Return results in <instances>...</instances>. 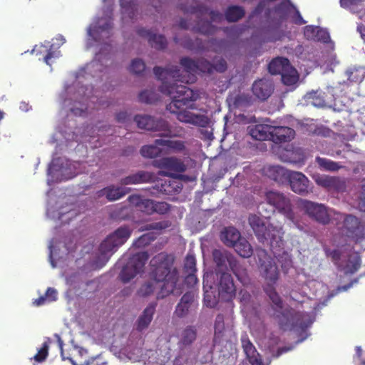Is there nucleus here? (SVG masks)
Here are the masks:
<instances>
[{
	"mask_svg": "<svg viewBox=\"0 0 365 365\" xmlns=\"http://www.w3.org/2000/svg\"><path fill=\"white\" fill-rule=\"evenodd\" d=\"M196 272L186 273L187 275L185 277V283L188 287H193L198 282V279L195 275Z\"/></svg>",
	"mask_w": 365,
	"mask_h": 365,
	"instance_id": "052dcab7",
	"label": "nucleus"
},
{
	"mask_svg": "<svg viewBox=\"0 0 365 365\" xmlns=\"http://www.w3.org/2000/svg\"><path fill=\"white\" fill-rule=\"evenodd\" d=\"M229 267L239 281L242 283H245L247 281V269L245 265L240 263L236 257H235Z\"/></svg>",
	"mask_w": 365,
	"mask_h": 365,
	"instance_id": "e433bc0d",
	"label": "nucleus"
},
{
	"mask_svg": "<svg viewBox=\"0 0 365 365\" xmlns=\"http://www.w3.org/2000/svg\"><path fill=\"white\" fill-rule=\"evenodd\" d=\"M181 189V184L176 180L159 179L154 182V185L149 188V190L152 195L160 197L164 195L178 193Z\"/></svg>",
	"mask_w": 365,
	"mask_h": 365,
	"instance_id": "ddd939ff",
	"label": "nucleus"
},
{
	"mask_svg": "<svg viewBox=\"0 0 365 365\" xmlns=\"http://www.w3.org/2000/svg\"><path fill=\"white\" fill-rule=\"evenodd\" d=\"M132 231L128 226L123 225L109 235L99 246L98 260L103 261V264H105L117 249L129 239Z\"/></svg>",
	"mask_w": 365,
	"mask_h": 365,
	"instance_id": "39448f33",
	"label": "nucleus"
},
{
	"mask_svg": "<svg viewBox=\"0 0 365 365\" xmlns=\"http://www.w3.org/2000/svg\"><path fill=\"white\" fill-rule=\"evenodd\" d=\"M195 294L192 291L185 292L177 304L174 314L179 318L185 317L190 309L196 307Z\"/></svg>",
	"mask_w": 365,
	"mask_h": 365,
	"instance_id": "f3484780",
	"label": "nucleus"
},
{
	"mask_svg": "<svg viewBox=\"0 0 365 365\" xmlns=\"http://www.w3.org/2000/svg\"><path fill=\"white\" fill-rule=\"evenodd\" d=\"M134 120L139 128L151 131H162L164 132L163 135L171 136L170 125L163 118L155 119L150 115H138L135 116Z\"/></svg>",
	"mask_w": 365,
	"mask_h": 365,
	"instance_id": "9d476101",
	"label": "nucleus"
},
{
	"mask_svg": "<svg viewBox=\"0 0 365 365\" xmlns=\"http://www.w3.org/2000/svg\"><path fill=\"white\" fill-rule=\"evenodd\" d=\"M304 36L307 39H312L323 43H328L330 40L329 34L327 30L312 25L305 26Z\"/></svg>",
	"mask_w": 365,
	"mask_h": 365,
	"instance_id": "a878e982",
	"label": "nucleus"
},
{
	"mask_svg": "<svg viewBox=\"0 0 365 365\" xmlns=\"http://www.w3.org/2000/svg\"><path fill=\"white\" fill-rule=\"evenodd\" d=\"M180 63L188 73L197 72V59L193 60L189 57H183L180 59Z\"/></svg>",
	"mask_w": 365,
	"mask_h": 365,
	"instance_id": "de8ad7c7",
	"label": "nucleus"
},
{
	"mask_svg": "<svg viewBox=\"0 0 365 365\" xmlns=\"http://www.w3.org/2000/svg\"><path fill=\"white\" fill-rule=\"evenodd\" d=\"M156 145L166 147L169 150L179 153L185 150V143L182 140H165V139H156Z\"/></svg>",
	"mask_w": 365,
	"mask_h": 365,
	"instance_id": "4c0bfd02",
	"label": "nucleus"
},
{
	"mask_svg": "<svg viewBox=\"0 0 365 365\" xmlns=\"http://www.w3.org/2000/svg\"><path fill=\"white\" fill-rule=\"evenodd\" d=\"M238 296L240 303L244 306L248 304L251 299L250 294L246 289H240Z\"/></svg>",
	"mask_w": 365,
	"mask_h": 365,
	"instance_id": "bf43d9fd",
	"label": "nucleus"
},
{
	"mask_svg": "<svg viewBox=\"0 0 365 365\" xmlns=\"http://www.w3.org/2000/svg\"><path fill=\"white\" fill-rule=\"evenodd\" d=\"M191 29L202 34L212 35L216 32L217 29L212 25L210 21L207 20H200L197 25L193 26Z\"/></svg>",
	"mask_w": 365,
	"mask_h": 365,
	"instance_id": "58836bf2",
	"label": "nucleus"
},
{
	"mask_svg": "<svg viewBox=\"0 0 365 365\" xmlns=\"http://www.w3.org/2000/svg\"><path fill=\"white\" fill-rule=\"evenodd\" d=\"M219 297L224 301L229 302L236 295V287L235 286L232 275L223 272L220 274L218 282Z\"/></svg>",
	"mask_w": 365,
	"mask_h": 365,
	"instance_id": "4468645a",
	"label": "nucleus"
},
{
	"mask_svg": "<svg viewBox=\"0 0 365 365\" xmlns=\"http://www.w3.org/2000/svg\"><path fill=\"white\" fill-rule=\"evenodd\" d=\"M309 98L312 100L311 103L316 107H323L326 105L324 99L317 92L311 93Z\"/></svg>",
	"mask_w": 365,
	"mask_h": 365,
	"instance_id": "6e6d98bb",
	"label": "nucleus"
},
{
	"mask_svg": "<svg viewBox=\"0 0 365 365\" xmlns=\"http://www.w3.org/2000/svg\"><path fill=\"white\" fill-rule=\"evenodd\" d=\"M264 292L272 302L274 316L278 319L281 329L287 330L299 328L304 330L311 325L312 322L307 319L308 314L295 312L292 309H284L283 302L273 285L267 284Z\"/></svg>",
	"mask_w": 365,
	"mask_h": 365,
	"instance_id": "7ed1b4c3",
	"label": "nucleus"
},
{
	"mask_svg": "<svg viewBox=\"0 0 365 365\" xmlns=\"http://www.w3.org/2000/svg\"><path fill=\"white\" fill-rule=\"evenodd\" d=\"M139 101L145 103H153L158 100V94L151 90H145L140 93Z\"/></svg>",
	"mask_w": 365,
	"mask_h": 365,
	"instance_id": "49530a36",
	"label": "nucleus"
},
{
	"mask_svg": "<svg viewBox=\"0 0 365 365\" xmlns=\"http://www.w3.org/2000/svg\"><path fill=\"white\" fill-rule=\"evenodd\" d=\"M153 165L160 169H164L167 171L159 172L160 175L165 176H172L173 173H183L186 170V165L184 162L175 157H165L153 161Z\"/></svg>",
	"mask_w": 365,
	"mask_h": 365,
	"instance_id": "f8f14e48",
	"label": "nucleus"
},
{
	"mask_svg": "<svg viewBox=\"0 0 365 365\" xmlns=\"http://www.w3.org/2000/svg\"><path fill=\"white\" fill-rule=\"evenodd\" d=\"M180 9L184 13L196 14L201 11L200 6H191L190 8L181 6Z\"/></svg>",
	"mask_w": 365,
	"mask_h": 365,
	"instance_id": "69168bd1",
	"label": "nucleus"
},
{
	"mask_svg": "<svg viewBox=\"0 0 365 365\" xmlns=\"http://www.w3.org/2000/svg\"><path fill=\"white\" fill-rule=\"evenodd\" d=\"M362 1L363 0H340V4L342 7L347 8L352 5H357Z\"/></svg>",
	"mask_w": 365,
	"mask_h": 365,
	"instance_id": "0e129e2a",
	"label": "nucleus"
},
{
	"mask_svg": "<svg viewBox=\"0 0 365 365\" xmlns=\"http://www.w3.org/2000/svg\"><path fill=\"white\" fill-rule=\"evenodd\" d=\"M294 135V130L289 127L272 126L271 140L275 143L289 142Z\"/></svg>",
	"mask_w": 365,
	"mask_h": 365,
	"instance_id": "5701e85b",
	"label": "nucleus"
},
{
	"mask_svg": "<svg viewBox=\"0 0 365 365\" xmlns=\"http://www.w3.org/2000/svg\"><path fill=\"white\" fill-rule=\"evenodd\" d=\"M48 344L44 342L42 346L38 349L36 354L33 357L34 360L37 363H42L44 361L48 355Z\"/></svg>",
	"mask_w": 365,
	"mask_h": 365,
	"instance_id": "3c124183",
	"label": "nucleus"
},
{
	"mask_svg": "<svg viewBox=\"0 0 365 365\" xmlns=\"http://www.w3.org/2000/svg\"><path fill=\"white\" fill-rule=\"evenodd\" d=\"M137 33L140 36L148 38L150 46L155 49L163 50L167 46V40L163 35H157L144 28L138 29Z\"/></svg>",
	"mask_w": 365,
	"mask_h": 365,
	"instance_id": "4be33fe9",
	"label": "nucleus"
},
{
	"mask_svg": "<svg viewBox=\"0 0 365 365\" xmlns=\"http://www.w3.org/2000/svg\"><path fill=\"white\" fill-rule=\"evenodd\" d=\"M204 303L207 307H214L216 305L217 302L215 299H212L211 295L206 291L204 294Z\"/></svg>",
	"mask_w": 365,
	"mask_h": 365,
	"instance_id": "e2e57ef3",
	"label": "nucleus"
},
{
	"mask_svg": "<svg viewBox=\"0 0 365 365\" xmlns=\"http://www.w3.org/2000/svg\"><path fill=\"white\" fill-rule=\"evenodd\" d=\"M231 247L234 248L235 252L243 258H249L253 253L251 245L242 237Z\"/></svg>",
	"mask_w": 365,
	"mask_h": 365,
	"instance_id": "c9c22d12",
	"label": "nucleus"
},
{
	"mask_svg": "<svg viewBox=\"0 0 365 365\" xmlns=\"http://www.w3.org/2000/svg\"><path fill=\"white\" fill-rule=\"evenodd\" d=\"M137 0H120L121 13L124 17L134 19L138 15Z\"/></svg>",
	"mask_w": 365,
	"mask_h": 365,
	"instance_id": "f704fd0d",
	"label": "nucleus"
},
{
	"mask_svg": "<svg viewBox=\"0 0 365 365\" xmlns=\"http://www.w3.org/2000/svg\"><path fill=\"white\" fill-rule=\"evenodd\" d=\"M212 257L217 267L221 269L227 268V264L230 266L235 257L230 252L220 250H214Z\"/></svg>",
	"mask_w": 365,
	"mask_h": 365,
	"instance_id": "7c9ffc66",
	"label": "nucleus"
},
{
	"mask_svg": "<svg viewBox=\"0 0 365 365\" xmlns=\"http://www.w3.org/2000/svg\"><path fill=\"white\" fill-rule=\"evenodd\" d=\"M268 71L272 75H281L282 81L287 86L295 84L299 75L297 71L291 65L288 58L276 57L268 65Z\"/></svg>",
	"mask_w": 365,
	"mask_h": 365,
	"instance_id": "423d86ee",
	"label": "nucleus"
},
{
	"mask_svg": "<svg viewBox=\"0 0 365 365\" xmlns=\"http://www.w3.org/2000/svg\"><path fill=\"white\" fill-rule=\"evenodd\" d=\"M315 182L318 185L330 190H333L340 192L346 188L345 182L339 177L319 175L315 178Z\"/></svg>",
	"mask_w": 365,
	"mask_h": 365,
	"instance_id": "aec40b11",
	"label": "nucleus"
},
{
	"mask_svg": "<svg viewBox=\"0 0 365 365\" xmlns=\"http://www.w3.org/2000/svg\"><path fill=\"white\" fill-rule=\"evenodd\" d=\"M148 257L146 252H138L133 255L123 267L119 275L120 280L127 283L138 274L143 272Z\"/></svg>",
	"mask_w": 365,
	"mask_h": 365,
	"instance_id": "6e6552de",
	"label": "nucleus"
},
{
	"mask_svg": "<svg viewBox=\"0 0 365 365\" xmlns=\"http://www.w3.org/2000/svg\"><path fill=\"white\" fill-rule=\"evenodd\" d=\"M252 91L256 98L264 101H266L273 93L274 85L269 79H258L253 83Z\"/></svg>",
	"mask_w": 365,
	"mask_h": 365,
	"instance_id": "dca6fc26",
	"label": "nucleus"
},
{
	"mask_svg": "<svg viewBox=\"0 0 365 365\" xmlns=\"http://www.w3.org/2000/svg\"><path fill=\"white\" fill-rule=\"evenodd\" d=\"M158 283L155 282L154 280L148 281L143 284L137 292L139 297H146L153 294L155 289V284Z\"/></svg>",
	"mask_w": 365,
	"mask_h": 365,
	"instance_id": "c03bdc74",
	"label": "nucleus"
},
{
	"mask_svg": "<svg viewBox=\"0 0 365 365\" xmlns=\"http://www.w3.org/2000/svg\"><path fill=\"white\" fill-rule=\"evenodd\" d=\"M197 71L212 74L213 73V63L204 58L197 59Z\"/></svg>",
	"mask_w": 365,
	"mask_h": 365,
	"instance_id": "09e8293b",
	"label": "nucleus"
},
{
	"mask_svg": "<svg viewBox=\"0 0 365 365\" xmlns=\"http://www.w3.org/2000/svg\"><path fill=\"white\" fill-rule=\"evenodd\" d=\"M241 344L246 359L248 360L250 365H264L259 354L257 352L247 334L242 336Z\"/></svg>",
	"mask_w": 365,
	"mask_h": 365,
	"instance_id": "a211bd4d",
	"label": "nucleus"
},
{
	"mask_svg": "<svg viewBox=\"0 0 365 365\" xmlns=\"http://www.w3.org/2000/svg\"><path fill=\"white\" fill-rule=\"evenodd\" d=\"M155 240V237L151 233L144 234L138 237L133 243V245L137 247H144L148 245L151 242Z\"/></svg>",
	"mask_w": 365,
	"mask_h": 365,
	"instance_id": "864d4df0",
	"label": "nucleus"
},
{
	"mask_svg": "<svg viewBox=\"0 0 365 365\" xmlns=\"http://www.w3.org/2000/svg\"><path fill=\"white\" fill-rule=\"evenodd\" d=\"M45 296L48 302H55L57 300L58 293L55 289L48 287L46 292Z\"/></svg>",
	"mask_w": 365,
	"mask_h": 365,
	"instance_id": "680f3d73",
	"label": "nucleus"
},
{
	"mask_svg": "<svg viewBox=\"0 0 365 365\" xmlns=\"http://www.w3.org/2000/svg\"><path fill=\"white\" fill-rule=\"evenodd\" d=\"M256 262L262 276L267 281V284L274 285L279 277L278 267L264 249L257 248L256 250Z\"/></svg>",
	"mask_w": 365,
	"mask_h": 365,
	"instance_id": "0eeeda50",
	"label": "nucleus"
},
{
	"mask_svg": "<svg viewBox=\"0 0 365 365\" xmlns=\"http://www.w3.org/2000/svg\"><path fill=\"white\" fill-rule=\"evenodd\" d=\"M272 126L262 124L256 125L251 130V135L258 140H271Z\"/></svg>",
	"mask_w": 365,
	"mask_h": 365,
	"instance_id": "72a5a7b5",
	"label": "nucleus"
},
{
	"mask_svg": "<svg viewBox=\"0 0 365 365\" xmlns=\"http://www.w3.org/2000/svg\"><path fill=\"white\" fill-rule=\"evenodd\" d=\"M267 203L273 206L279 212L284 215L287 219L294 222V213L290 199L282 192L268 191L265 194Z\"/></svg>",
	"mask_w": 365,
	"mask_h": 365,
	"instance_id": "1a4fd4ad",
	"label": "nucleus"
},
{
	"mask_svg": "<svg viewBox=\"0 0 365 365\" xmlns=\"http://www.w3.org/2000/svg\"><path fill=\"white\" fill-rule=\"evenodd\" d=\"M227 68V64L224 58H220L213 63V72L223 73Z\"/></svg>",
	"mask_w": 365,
	"mask_h": 365,
	"instance_id": "13d9d810",
	"label": "nucleus"
},
{
	"mask_svg": "<svg viewBox=\"0 0 365 365\" xmlns=\"http://www.w3.org/2000/svg\"><path fill=\"white\" fill-rule=\"evenodd\" d=\"M52 45L50 46L48 48V46L41 45L37 48V46L34 49V51H36V53L42 54L45 53L43 56V61L47 65H51L50 60L54 56V52L51 49Z\"/></svg>",
	"mask_w": 365,
	"mask_h": 365,
	"instance_id": "a18cd8bd",
	"label": "nucleus"
},
{
	"mask_svg": "<svg viewBox=\"0 0 365 365\" xmlns=\"http://www.w3.org/2000/svg\"><path fill=\"white\" fill-rule=\"evenodd\" d=\"M145 70L144 61L140 58H135L132 61L130 66V71L136 75L141 74Z\"/></svg>",
	"mask_w": 365,
	"mask_h": 365,
	"instance_id": "603ef678",
	"label": "nucleus"
},
{
	"mask_svg": "<svg viewBox=\"0 0 365 365\" xmlns=\"http://www.w3.org/2000/svg\"><path fill=\"white\" fill-rule=\"evenodd\" d=\"M248 221L258 240L269 244L275 255V249L283 246L282 228H275L272 225L267 227L264 220L256 215H251Z\"/></svg>",
	"mask_w": 365,
	"mask_h": 365,
	"instance_id": "20e7f679",
	"label": "nucleus"
},
{
	"mask_svg": "<svg viewBox=\"0 0 365 365\" xmlns=\"http://www.w3.org/2000/svg\"><path fill=\"white\" fill-rule=\"evenodd\" d=\"M344 225L351 233L355 242H359L365 238V227L356 217L351 215H347L344 219Z\"/></svg>",
	"mask_w": 365,
	"mask_h": 365,
	"instance_id": "2eb2a0df",
	"label": "nucleus"
},
{
	"mask_svg": "<svg viewBox=\"0 0 365 365\" xmlns=\"http://www.w3.org/2000/svg\"><path fill=\"white\" fill-rule=\"evenodd\" d=\"M155 178L153 173L147 171H139L135 174L122 178L120 183L123 185L148 182Z\"/></svg>",
	"mask_w": 365,
	"mask_h": 365,
	"instance_id": "bb28decb",
	"label": "nucleus"
},
{
	"mask_svg": "<svg viewBox=\"0 0 365 365\" xmlns=\"http://www.w3.org/2000/svg\"><path fill=\"white\" fill-rule=\"evenodd\" d=\"M299 206L310 218L319 223L327 225L330 222V215L323 204L301 200Z\"/></svg>",
	"mask_w": 365,
	"mask_h": 365,
	"instance_id": "9b49d317",
	"label": "nucleus"
},
{
	"mask_svg": "<svg viewBox=\"0 0 365 365\" xmlns=\"http://www.w3.org/2000/svg\"><path fill=\"white\" fill-rule=\"evenodd\" d=\"M292 267V260L289 257H285L284 263L282 264V268L283 271L286 273L288 272L289 269Z\"/></svg>",
	"mask_w": 365,
	"mask_h": 365,
	"instance_id": "338daca9",
	"label": "nucleus"
},
{
	"mask_svg": "<svg viewBox=\"0 0 365 365\" xmlns=\"http://www.w3.org/2000/svg\"><path fill=\"white\" fill-rule=\"evenodd\" d=\"M183 269L185 273H192L197 272L196 259L193 254L188 253L186 255Z\"/></svg>",
	"mask_w": 365,
	"mask_h": 365,
	"instance_id": "8fccbe9b",
	"label": "nucleus"
},
{
	"mask_svg": "<svg viewBox=\"0 0 365 365\" xmlns=\"http://www.w3.org/2000/svg\"><path fill=\"white\" fill-rule=\"evenodd\" d=\"M153 73L158 80L162 81L160 91L170 96L171 102L166 106V109L176 115L177 119L185 123L199 127H207L210 123L207 116L195 114L190 110L197 108L195 102L200 95L187 86L178 83H187L190 76H182L181 71L177 66L170 65L165 68L155 66Z\"/></svg>",
	"mask_w": 365,
	"mask_h": 365,
	"instance_id": "f257e3e1",
	"label": "nucleus"
},
{
	"mask_svg": "<svg viewBox=\"0 0 365 365\" xmlns=\"http://www.w3.org/2000/svg\"><path fill=\"white\" fill-rule=\"evenodd\" d=\"M292 173L279 165L270 166L267 170V176L279 184L288 183Z\"/></svg>",
	"mask_w": 365,
	"mask_h": 365,
	"instance_id": "393cba45",
	"label": "nucleus"
},
{
	"mask_svg": "<svg viewBox=\"0 0 365 365\" xmlns=\"http://www.w3.org/2000/svg\"><path fill=\"white\" fill-rule=\"evenodd\" d=\"M160 146L159 145H156L155 143V145H144L140 149V154L148 158H153L157 156H158L160 153L161 150L158 148Z\"/></svg>",
	"mask_w": 365,
	"mask_h": 365,
	"instance_id": "79ce46f5",
	"label": "nucleus"
},
{
	"mask_svg": "<svg viewBox=\"0 0 365 365\" xmlns=\"http://www.w3.org/2000/svg\"><path fill=\"white\" fill-rule=\"evenodd\" d=\"M128 200L138 210L147 215L153 214V200L144 198L139 195H132L128 197Z\"/></svg>",
	"mask_w": 365,
	"mask_h": 365,
	"instance_id": "b1692460",
	"label": "nucleus"
},
{
	"mask_svg": "<svg viewBox=\"0 0 365 365\" xmlns=\"http://www.w3.org/2000/svg\"><path fill=\"white\" fill-rule=\"evenodd\" d=\"M166 227L165 224L163 222H153L150 224H146L143 226H142L140 228V231H145V230H160Z\"/></svg>",
	"mask_w": 365,
	"mask_h": 365,
	"instance_id": "4d7b16f0",
	"label": "nucleus"
},
{
	"mask_svg": "<svg viewBox=\"0 0 365 365\" xmlns=\"http://www.w3.org/2000/svg\"><path fill=\"white\" fill-rule=\"evenodd\" d=\"M153 206V213L156 212L160 215L167 213L170 208V205L165 202H154Z\"/></svg>",
	"mask_w": 365,
	"mask_h": 365,
	"instance_id": "5fc2aeb1",
	"label": "nucleus"
},
{
	"mask_svg": "<svg viewBox=\"0 0 365 365\" xmlns=\"http://www.w3.org/2000/svg\"><path fill=\"white\" fill-rule=\"evenodd\" d=\"M174 257L165 252L155 255L150 262V278L160 284L156 294L157 299H163L170 294L180 296L182 287L179 284L180 274L174 266Z\"/></svg>",
	"mask_w": 365,
	"mask_h": 365,
	"instance_id": "f03ea898",
	"label": "nucleus"
},
{
	"mask_svg": "<svg viewBox=\"0 0 365 365\" xmlns=\"http://www.w3.org/2000/svg\"><path fill=\"white\" fill-rule=\"evenodd\" d=\"M227 101L232 109L244 110L252 105V97L245 93H237L230 95Z\"/></svg>",
	"mask_w": 365,
	"mask_h": 365,
	"instance_id": "412c9836",
	"label": "nucleus"
},
{
	"mask_svg": "<svg viewBox=\"0 0 365 365\" xmlns=\"http://www.w3.org/2000/svg\"><path fill=\"white\" fill-rule=\"evenodd\" d=\"M309 180L302 173L292 171L288 184L293 192L304 195L309 192Z\"/></svg>",
	"mask_w": 365,
	"mask_h": 365,
	"instance_id": "6ab92c4d",
	"label": "nucleus"
},
{
	"mask_svg": "<svg viewBox=\"0 0 365 365\" xmlns=\"http://www.w3.org/2000/svg\"><path fill=\"white\" fill-rule=\"evenodd\" d=\"M157 307L156 302L150 303L143 310L137 322V329L143 331L146 329L153 320V315Z\"/></svg>",
	"mask_w": 365,
	"mask_h": 365,
	"instance_id": "cd10ccee",
	"label": "nucleus"
},
{
	"mask_svg": "<svg viewBox=\"0 0 365 365\" xmlns=\"http://www.w3.org/2000/svg\"><path fill=\"white\" fill-rule=\"evenodd\" d=\"M181 44L190 51H202L205 49L202 40L197 38L195 40L185 38Z\"/></svg>",
	"mask_w": 365,
	"mask_h": 365,
	"instance_id": "37998d69",
	"label": "nucleus"
},
{
	"mask_svg": "<svg viewBox=\"0 0 365 365\" xmlns=\"http://www.w3.org/2000/svg\"><path fill=\"white\" fill-rule=\"evenodd\" d=\"M130 190V188L110 185L101 190L99 195L106 196L109 201H115L125 196Z\"/></svg>",
	"mask_w": 365,
	"mask_h": 365,
	"instance_id": "c85d7f7f",
	"label": "nucleus"
},
{
	"mask_svg": "<svg viewBox=\"0 0 365 365\" xmlns=\"http://www.w3.org/2000/svg\"><path fill=\"white\" fill-rule=\"evenodd\" d=\"M245 10L240 6H229L225 11V17L229 22H236L245 16Z\"/></svg>",
	"mask_w": 365,
	"mask_h": 365,
	"instance_id": "ea45409f",
	"label": "nucleus"
},
{
	"mask_svg": "<svg viewBox=\"0 0 365 365\" xmlns=\"http://www.w3.org/2000/svg\"><path fill=\"white\" fill-rule=\"evenodd\" d=\"M197 338V329L194 326L186 327L181 332L178 346L180 349L190 346Z\"/></svg>",
	"mask_w": 365,
	"mask_h": 365,
	"instance_id": "2f4dec72",
	"label": "nucleus"
},
{
	"mask_svg": "<svg viewBox=\"0 0 365 365\" xmlns=\"http://www.w3.org/2000/svg\"><path fill=\"white\" fill-rule=\"evenodd\" d=\"M129 118V115L126 112H120L116 115V120L118 122L124 123Z\"/></svg>",
	"mask_w": 365,
	"mask_h": 365,
	"instance_id": "774afa93",
	"label": "nucleus"
},
{
	"mask_svg": "<svg viewBox=\"0 0 365 365\" xmlns=\"http://www.w3.org/2000/svg\"><path fill=\"white\" fill-rule=\"evenodd\" d=\"M225 319L221 314L217 315L215 321L214 346L220 344L225 341Z\"/></svg>",
	"mask_w": 365,
	"mask_h": 365,
	"instance_id": "473e14b6",
	"label": "nucleus"
},
{
	"mask_svg": "<svg viewBox=\"0 0 365 365\" xmlns=\"http://www.w3.org/2000/svg\"><path fill=\"white\" fill-rule=\"evenodd\" d=\"M316 162L322 170L334 172L339 170L342 166L336 162L325 158H316Z\"/></svg>",
	"mask_w": 365,
	"mask_h": 365,
	"instance_id": "a19ab883",
	"label": "nucleus"
},
{
	"mask_svg": "<svg viewBox=\"0 0 365 365\" xmlns=\"http://www.w3.org/2000/svg\"><path fill=\"white\" fill-rule=\"evenodd\" d=\"M242 237L240 232L234 227H225L220 234V239L227 247H232Z\"/></svg>",
	"mask_w": 365,
	"mask_h": 365,
	"instance_id": "c756f323",
	"label": "nucleus"
}]
</instances>
